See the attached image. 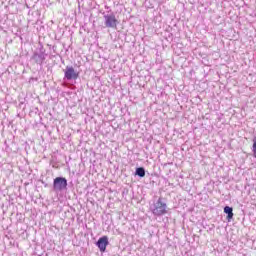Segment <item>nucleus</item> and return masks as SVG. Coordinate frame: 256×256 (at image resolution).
Masks as SVG:
<instances>
[{
  "mask_svg": "<svg viewBox=\"0 0 256 256\" xmlns=\"http://www.w3.org/2000/svg\"><path fill=\"white\" fill-rule=\"evenodd\" d=\"M150 211L155 215V217L167 215V203L163 202V198H159L150 206Z\"/></svg>",
  "mask_w": 256,
  "mask_h": 256,
  "instance_id": "nucleus-1",
  "label": "nucleus"
},
{
  "mask_svg": "<svg viewBox=\"0 0 256 256\" xmlns=\"http://www.w3.org/2000/svg\"><path fill=\"white\" fill-rule=\"evenodd\" d=\"M104 25L108 27V29L117 28V18L113 12L104 14Z\"/></svg>",
  "mask_w": 256,
  "mask_h": 256,
  "instance_id": "nucleus-2",
  "label": "nucleus"
},
{
  "mask_svg": "<svg viewBox=\"0 0 256 256\" xmlns=\"http://www.w3.org/2000/svg\"><path fill=\"white\" fill-rule=\"evenodd\" d=\"M53 189L56 192L65 191L67 189V178L56 177L53 182Z\"/></svg>",
  "mask_w": 256,
  "mask_h": 256,
  "instance_id": "nucleus-3",
  "label": "nucleus"
},
{
  "mask_svg": "<svg viewBox=\"0 0 256 256\" xmlns=\"http://www.w3.org/2000/svg\"><path fill=\"white\" fill-rule=\"evenodd\" d=\"M64 77L67 81H75L79 79V72H77L73 66H66Z\"/></svg>",
  "mask_w": 256,
  "mask_h": 256,
  "instance_id": "nucleus-4",
  "label": "nucleus"
},
{
  "mask_svg": "<svg viewBox=\"0 0 256 256\" xmlns=\"http://www.w3.org/2000/svg\"><path fill=\"white\" fill-rule=\"evenodd\" d=\"M33 61L37 63V65H43L45 59H47V53H45V48H40L39 52H35L32 56Z\"/></svg>",
  "mask_w": 256,
  "mask_h": 256,
  "instance_id": "nucleus-5",
  "label": "nucleus"
},
{
  "mask_svg": "<svg viewBox=\"0 0 256 256\" xmlns=\"http://www.w3.org/2000/svg\"><path fill=\"white\" fill-rule=\"evenodd\" d=\"M96 245H97L98 249L102 253H104V251H106V249H107V246L109 245V238H107V236L99 238Z\"/></svg>",
  "mask_w": 256,
  "mask_h": 256,
  "instance_id": "nucleus-6",
  "label": "nucleus"
},
{
  "mask_svg": "<svg viewBox=\"0 0 256 256\" xmlns=\"http://www.w3.org/2000/svg\"><path fill=\"white\" fill-rule=\"evenodd\" d=\"M224 213H226L227 215V220L231 221V219H233V208L230 206H225L224 207Z\"/></svg>",
  "mask_w": 256,
  "mask_h": 256,
  "instance_id": "nucleus-7",
  "label": "nucleus"
},
{
  "mask_svg": "<svg viewBox=\"0 0 256 256\" xmlns=\"http://www.w3.org/2000/svg\"><path fill=\"white\" fill-rule=\"evenodd\" d=\"M135 175H138V177H145V168H136Z\"/></svg>",
  "mask_w": 256,
  "mask_h": 256,
  "instance_id": "nucleus-8",
  "label": "nucleus"
},
{
  "mask_svg": "<svg viewBox=\"0 0 256 256\" xmlns=\"http://www.w3.org/2000/svg\"><path fill=\"white\" fill-rule=\"evenodd\" d=\"M252 152H253V157H255L256 159V136L253 138Z\"/></svg>",
  "mask_w": 256,
  "mask_h": 256,
  "instance_id": "nucleus-9",
  "label": "nucleus"
}]
</instances>
